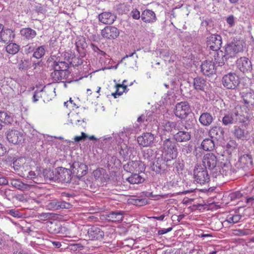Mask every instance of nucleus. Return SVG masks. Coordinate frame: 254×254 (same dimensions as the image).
Returning a JSON list of instances; mask_svg holds the SVG:
<instances>
[{
	"instance_id": "f257e3e1",
	"label": "nucleus",
	"mask_w": 254,
	"mask_h": 254,
	"mask_svg": "<svg viewBox=\"0 0 254 254\" xmlns=\"http://www.w3.org/2000/svg\"><path fill=\"white\" fill-rule=\"evenodd\" d=\"M80 236L85 240L101 241L104 237V232L97 226L83 225L80 229Z\"/></svg>"
},
{
	"instance_id": "f03ea898",
	"label": "nucleus",
	"mask_w": 254,
	"mask_h": 254,
	"mask_svg": "<svg viewBox=\"0 0 254 254\" xmlns=\"http://www.w3.org/2000/svg\"><path fill=\"white\" fill-rule=\"evenodd\" d=\"M177 143L170 138L166 139L163 143V155L166 161L175 159L178 156Z\"/></svg>"
},
{
	"instance_id": "7ed1b4c3",
	"label": "nucleus",
	"mask_w": 254,
	"mask_h": 254,
	"mask_svg": "<svg viewBox=\"0 0 254 254\" xmlns=\"http://www.w3.org/2000/svg\"><path fill=\"white\" fill-rule=\"evenodd\" d=\"M194 181L200 185H204L210 181V176L207 169L200 164H196L193 171Z\"/></svg>"
},
{
	"instance_id": "20e7f679",
	"label": "nucleus",
	"mask_w": 254,
	"mask_h": 254,
	"mask_svg": "<svg viewBox=\"0 0 254 254\" xmlns=\"http://www.w3.org/2000/svg\"><path fill=\"white\" fill-rule=\"evenodd\" d=\"M241 109V106L237 105L236 106L230 114L225 115L222 118V123L224 125L227 126L230 124H235L237 122H242L241 117H242L243 115L239 113Z\"/></svg>"
},
{
	"instance_id": "39448f33",
	"label": "nucleus",
	"mask_w": 254,
	"mask_h": 254,
	"mask_svg": "<svg viewBox=\"0 0 254 254\" xmlns=\"http://www.w3.org/2000/svg\"><path fill=\"white\" fill-rule=\"evenodd\" d=\"M202 163L204 168L212 171L214 173V171L217 170L218 167V160L217 156L213 153H207L205 154L202 158Z\"/></svg>"
},
{
	"instance_id": "423d86ee",
	"label": "nucleus",
	"mask_w": 254,
	"mask_h": 254,
	"mask_svg": "<svg viewBox=\"0 0 254 254\" xmlns=\"http://www.w3.org/2000/svg\"><path fill=\"white\" fill-rule=\"evenodd\" d=\"M239 76L235 73H229L222 78V84L227 89H235L240 83Z\"/></svg>"
},
{
	"instance_id": "0eeeda50",
	"label": "nucleus",
	"mask_w": 254,
	"mask_h": 254,
	"mask_svg": "<svg viewBox=\"0 0 254 254\" xmlns=\"http://www.w3.org/2000/svg\"><path fill=\"white\" fill-rule=\"evenodd\" d=\"M190 112L189 104L187 102H181L176 104L174 114L176 117L181 119H185Z\"/></svg>"
},
{
	"instance_id": "6e6552de",
	"label": "nucleus",
	"mask_w": 254,
	"mask_h": 254,
	"mask_svg": "<svg viewBox=\"0 0 254 254\" xmlns=\"http://www.w3.org/2000/svg\"><path fill=\"white\" fill-rule=\"evenodd\" d=\"M124 169L127 172L140 173L145 171V166L140 160L131 161L124 165Z\"/></svg>"
},
{
	"instance_id": "1a4fd4ad",
	"label": "nucleus",
	"mask_w": 254,
	"mask_h": 254,
	"mask_svg": "<svg viewBox=\"0 0 254 254\" xmlns=\"http://www.w3.org/2000/svg\"><path fill=\"white\" fill-rule=\"evenodd\" d=\"M63 171V167H61L55 169V170L45 169L43 171V176L46 181H58L60 180L62 176L61 173H62Z\"/></svg>"
},
{
	"instance_id": "9d476101",
	"label": "nucleus",
	"mask_w": 254,
	"mask_h": 254,
	"mask_svg": "<svg viewBox=\"0 0 254 254\" xmlns=\"http://www.w3.org/2000/svg\"><path fill=\"white\" fill-rule=\"evenodd\" d=\"M218 167L217 170L214 171L213 173V176L215 177L219 175H222L223 177L230 176L233 172L232 167L230 163H221Z\"/></svg>"
},
{
	"instance_id": "9b49d317",
	"label": "nucleus",
	"mask_w": 254,
	"mask_h": 254,
	"mask_svg": "<svg viewBox=\"0 0 254 254\" xmlns=\"http://www.w3.org/2000/svg\"><path fill=\"white\" fill-rule=\"evenodd\" d=\"M243 51V46L240 42L228 44L225 49V54L228 58L233 57L238 53Z\"/></svg>"
},
{
	"instance_id": "f8f14e48",
	"label": "nucleus",
	"mask_w": 254,
	"mask_h": 254,
	"mask_svg": "<svg viewBox=\"0 0 254 254\" xmlns=\"http://www.w3.org/2000/svg\"><path fill=\"white\" fill-rule=\"evenodd\" d=\"M221 44V37L218 35H212L207 38V47L214 52L219 51Z\"/></svg>"
},
{
	"instance_id": "ddd939ff",
	"label": "nucleus",
	"mask_w": 254,
	"mask_h": 254,
	"mask_svg": "<svg viewBox=\"0 0 254 254\" xmlns=\"http://www.w3.org/2000/svg\"><path fill=\"white\" fill-rule=\"evenodd\" d=\"M216 67L213 59H207L202 63L201 64V71L203 74L209 76L214 74L216 71Z\"/></svg>"
},
{
	"instance_id": "4468645a",
	"label": "nucleus",
	"mask_w": 254,
	"mask_h": 254,
	"mask_svg": "<svg viewBox=\"0 0 254 254\" xmlns=\"http://www.w3.org/2000/svg\"><path fill=\"white\" fill-rule=\"evenodd\" d=\"M101 33L102 37L104 38L115 39L119 36L120 31L114 26H107L101 30Z\"/></svg>"
},
{
	"instance_id": "2eb2a0df",
	"label": "nucleus",
	"mask_w": 254,
	"mask_h": 254,
	"mask_svg": "<svg viewBox=\"0 0 254 254\" xmlns=\"http://www.w3.org/2000/svg\"><path fill=\"white\" fill-rule=\"evenodd\" d=\"M6 138L9 142L16 144L19 143L23 139V135L17 130L11 129L7 131Z\"/></svg>"
},
{
	"instance_id": "dca6fc26",
	"label": "nucleus",
	"mask_w": 254,
	"mask_h": 254,
	"mask_svg": "<svg viewBox=\"0 0 254 254\" xmlns=\"http://www.w3.org/2000/svg\"><path fill=\"white\" fill-rule=\"evenodd\" d=\"M240 95L247 108L254 106V92L252 90L241 91Z\"/></svg>"
},
{
	"instance_id": "f3484780",
	"label": "nucleus",
	"mask_w": 254,
	"mask_h": 254,
	"mask_svg": "<svg viewBox=\"0 0 254 254\" xmlns=\"http://www.w3.org/2000/svg\"><path fill=\"white\" fill-rule=\"evenodd\" d=\"M71 173L78 178L82 177L86 174V166L83 163L74 162L70 167Z\"/></svg>"
},
{
	"instance_id": "a211bd4d",
	"label": "nucleus",
	"mask_w": 254,
	"mask_h": 254,
	"mask_svg": "<svg viewBox=\"0 0 254 254\" xmlns=\"http://www.w3.org/2000/svg\"><path fill=\"white\" fill-rule=\"evenodd\" d=\"M64 62H55L54 64V71L51 73V77L54 80L62 82V75L64 70ZM63 81H62L63 82Z\"/></svg>"
},
{
	"instance_id": "6ab92c4d",
	"label": "nucleus",
	"mask_w": 254,
	"mask_h": 254,
	"mask_svg": "<svg viewBox=\"0 0 254 254\" xmlns=\"http://www.w3.org/2000/svg\"><path fill=\"white\" fill-rule=\"evenodd\" d=\"M237 66L243 73L248 72L252 69L251 62L246 57H241L238 59Z\"/></svg>"
},
{
	"instance_id": "aec40b11",
	"label": "nucleus",
	"mask_w": 254,
	"mask_h": 254,
	"mask_svg": "<svg viewBox=\"0 0 254 254\" xmlns=\"http://www.w3.org/2000/svg\"><path fill=\"white\" fill-rule=\"evenodd\" d=\"M154 136L150 132H146L137 137V142L139 145L143 147L150 146L154 141Z\"/></svg>"
},
{
	"instance_id": "412c9836",
	"label": "nucleus",
	"mask_w": 254,
	"mask_h": 254,
	"mask_svg": "<svg viewBox=\"0 0 254 254\" xmlns=\"http://www.w3.org/2000/svg\"><path fill=\"white\" fill-rule=\"evenodd\" d=\"M15 37L14 32L10 29L4 28L0 33V41L4 43H8L13 41Z\"/></svg>"
},
{
	"instance_id": "4be33fe9",
	"label": "nucleus",
	"mask_w": 254,
	"mask_h": 254,
	"mask_svg": "<svg viewBox=\"0 0 254 254\" xmlns=\"http://www.w3.org/2000/svg\"><path fill=\"white\" fill-rule=\"evenodd\" d=\"M239 162L244 169H250L253 167V158L251 155L246 154L240 157Z\"/></svg>"
},
{
	"instance_id": "5701e85b",
	"label": "nucleus",
	"mask_w": 254,
	"mask_h": 254,
	"mask_svg": "<svg viewBox=\"0 0 254 254\" xmlns=\"http://www.w3.org/2000/svg\"><path fill=\"white\" fill-rule=\"evenodd\" d=\"M142 20L146 23H152L155 22L157 17L155 12L150 9H145L142 12L141 15Z\"/></svg>"
},
{
	"instance_id": "b1692460",
	"label": "nucleus",
	"mask_w": 254,
	"mask_h": 254,
	"mask_svg": "<svg viewBox=\"0 0 254 254\" xmlns=\"http://www.w3.org/2000/svg\"><path fill=\"white\" fill-rule=\"evenodd\" d=\"M213 62H214L216 66H222L224 64L227 57L221 50L213 52Z\"/></svg>"
},
{
	"instance_id": "393cba45",
	"label": "nucleus",
	"mask_w": 254,
	"mask_h": 254,
	"mask_svg": "<svg viewBox=\"0 0 254 254\" xmlns=\"http://www.w3.org/2000/svg\"><path fill=\"white\" fill-rule=\"evenodd\" d=\"M116 18V16L111 12H105L99 15V21L105 24H112Z\"/></svg>"
},
{
	"instance_id": "a878e982",
	"label": "nucleus",
	"mask_w": 254,
	"mask_h": 254,
	"mask_svg": "<svg viewBox=\"0 0 254 254\" xmlns=\"http://www.w3.org/2000/svg\"><path fill=\"white\" fill-rule=\"evenodd\" d=\"M159 129L163 130L164 133L166 134V133H169L174 130L178 129L177 123L169 121H165L162 123Z\"/></svg>"
},
{
	"instance_id": "bb28decb",
	"label": "nucleus",
	"mask_w": 254,
	"mask_h": 254,
	"mask_svg": "<svg viewBox=\"0 0 254 254\" xmlns=\"http://www.w3.org/2000/svg\"><path fill=\"white\" fill-rule=\"evenodd\" d=\"M191 137V134L190 132L182 130L179 131L174 135V138L177 142H182L189 141Z\"/></svg>"
},
{
	"instance_id": "cd10ccee",
	"label": "nucleus",
	"mask_w": 254,
	"mask_h": 254,
	"mask_svg": "<svg viewBox=\"0 0 254 254\" xmlns=\"http://www.w3.org/2000/svg\"><path fill=\"white\" fill-rule=\"evenodd\" d=\"M193 86L195 90L205 91L208 88L206 80L201 77H196L193 80Z\"/></svg>"
},
{
	"instance_id": "c85d7f7f",
	"label": "nucleus",
	"mask_w": 254,
	"mask_h": 254,
	"mask_svg": "<svg viewBox=\"0 0 254 254\" xmlns=\"http://www.w3.org/2000/svg\"><path fill=\"white\" fill-rule=\"evenodd\" d=\"M20 34L23 39L31 40L36 36L37 33L35 30L28 27L22 28L20 31Z\"/></svg>"
},
{
	"instance_id": "c756f323",
	"label": "nucleus",
	"mask_w": 254,
	"mask_h": 254,
	"mask_svg": "<svg viewBox=\"0 0 254 254\" xmlns=\"http://www.w3.org/2000/svg\"><path fill=\"white\" fill-rule=\"evenodd\" d=\"M10 184L15 188L21 190H29L32 187L31 185L24 184L19 179L11 180Z\"/></svg>"
},
{
	"instance_id": "7c9ffc66",
	"label": "nucleus",
	"mask_w": 254,
	"mask_h": 254,
	"mask_svg": "<svg viewBox=\"0 0 254 254\" xmlns=\"http://www.w3.org/2000/svg\"><path fill=\"white\" fill-rule=\"evenodd\" d=\"M0 122L6 125H11L14 122L13 115L8 112L0 111Z\"/></svg>"
},
{
	"instance_id": "2f4dec72",
	"label": "nucleus",
	"mask_w": 254,
	"mask_h": 254,
	"mask_svg": "<svg viewBox=\"0 0 254 254\" xmlns=\"http://www.w3.org/2000/svg\"><path fill=\"white\" fill-rule=\"evenodd\" d=\"M213 121L212 115L208 113H203L199 117V121L204 126H208Z\"/></svg>"
},
{
	"instance_id": "473e14b6",
	"label": "nucleus",
	"mask_w": 254,
	"mask_h": 254,
	"mask_svg": "<svg viewBox=\"0 0 254 254\" xmlns=\"http://www.w3.org/2000/svg\"><path fill=\"white\" fill-rule=\"evenodd\" d=\"M123 215V213L120 211L112 212L106 215V219L110 221L119 222L122 221Z\"/></svg>"
},
{
	"instance_id": "72a5a7b5",
	"label": "nucleus",
	"mask_w": 254,
	"mask_h": 254,
	"mask_svg": "<svg viewBox=\"0 0 254 254\" xmlns=\"http://www.w3.org/2000/svg\"><path fill=\"white\" fill-rule=\"evenodd\" d=\"M68 225L64 226V237L73 238L75 236V230L76 226L74 224L71 223L70 225L69 223H67Z\"/></svg>"
},
{
	"instance_id": "f704fd0d",
	"label": "nucleus",
	"mask_w": 254,
	"mask_h": 254,
	"mask_svg": "<svg viewBox=\"0 0 254 254\" xmlns=\"http://www.w3.org/2000/svg\"><path fill=\"white\" fill-rule=\"evenodd\" d=\"M139 173H133L127 179V182L131 184H139L144 181V179L139 175Z\"/></svg>"
},
{
	"instance_id": "c9c22d12",
	"label": "nucleus",
	"mask_w": 254,
	"mask_h": 254,
	"mask_svg": "<svg viewBox=\"0 0 254 254\" xmlns=\"http://www.w3.org/2000/svg\"><path fill=\"white\" fill-rule=\"evenodd\" d=\"M202 148L205 151H211L214 148V141L209 138H206L203 140L201 144Z\"/></svg>"
},
{
	"instance_id": "e433bc0d",
	"label": "nucleus",
	"mask_w": 254,
	"mask_h": 254,
	"mask_svg": "<svg viewBox=\"0 0 254 254\" xmlns=\"http://www.w3.org/2000/svg\"><path fill=\"white\" fill-rule=\"evenodd\" d=\"M45 54V49L44 46L36 47L34 52L33 54V57L37 59L42 58Z\"/></svg>"
},
{
	"instance_id": "4c0bfd02",
	"label": "nucleus",
	"mask_w": 254,
	"mask_h": 254,
	"mask_svg": "<svg viewBox=\"0 0 254 254\" xmlns=\"http://www.w3.org/2000/svg\"><path fill=\"white\" fill-rule=\"evenodd\" d=\"M6 52L11 55H14L19 50V46L15 43H9L6 47Z\"/></svg>"
},
{
	"instance_id": "58836bf2",
	"label": "nucleus",
	"mask_w": 254,
	"mask_h": 254,
	"mask_svg": "<svg viewBox=\"0 0 254 254\" xmlns=\"http://www.w3.org/2000/svg\"><path fill=\"white\" fill-rule=\"evenodd\" d=\"M25 162V158L20 157L13 161V168L16 171H18L22 168V165Z\"/></svg>"
},
{
	"instance_id": "ea45409f",
	"label": "nucleus",
	"mask_w": 254,
	"mask_h": 254,
	"mask_svg": "<svg viewBox=\"0 0 254 254\" xmlns=\"http://www.w3.org/2000/svg\"><path fill=\"white\" fill-rule=\"evenodd\" d=\"M127 89V86L123 84H117L116 90L115 93H112V95L115 98L121 95L124 92L126 91Z\"/></svg>"
},
{
	"instance_id": "a19ab883",
	"label": "nucleus",
	"mask_w": 254,
	"mask_h": 254,
	"mask_svg": "<svg viewBox=\"0 0 254 254\" xmlns=\"http://www.w3.org/2000/svg\"><path fill=\"white\" fill-rule=\"evenodd\" d=\"M242 216L240 214H230L227 215L226 221L229 223H236L238 222L241 219Z\"/></svg>"
},
{
	"instance_id": "79ce46f5",
	"label": "nucleus",
	"mask_w": 254,
	"mask_h": 254,
	"mask_svg": "<svg viewBox=\"0 0 254 254\" xmlns=\"http://www.w3.org/2000/svg\"><path fill=\"white\" fill-rule=\"evenodd\" d=\"M233 234L237 236H246L252 234V231L250 229H236L233 231Z\"/></svg>"
},
{
	"instance_id": "37998d69",
	"label": "nucleus",
	"mask_w": 254,
	"mask_h": 254,
	"mask_svg": "<svg viewBox=\"0 0 254 254\" xmlns=\"http://www.w3.org/2000/svg\"><path fill=\"white\" fill-rule=\"evenodd\" d=\"M45 93V91L44 88L41 89V90H36L35 91L32 97V101L34 103H35L39 101V100L42 98L43 95Z\"/></svg>"
},
{
	"instance_id": "c03bdc74",
	"label": "nucleus",
	"mask_w": 254,
	"mask_h": 254,
	"mask_svg": "<svg viewBox=\"0 0 254 254\" xmlns=\"http://www.w3.org/2000/svg\"><path fill=\"white\" fill-rule=\"evenodd\" d=\"M34 10L38 13L42 14L45 13L47 11V5H42L41 3H36V4L34 6Z\"/></svg>"
},
{
	"instance_id": "a18cd8bd",
	"label": "nucleus",
	"mask_w": 254,
	"mask_h": 254,
	"mask_svg": "<svg viewBox=\"0 0 254 254\" xmlns=\"http://www.w3.org/2000/svg\"><path fill=\"white\" fill-rule=\"evenodd\" d=\"M121 161L115 156H112L109 159L107 163V166L109 168H113L114 165H119Z\"/></svg>"
},
{
	"instance_id": "49530a36",
	"label": "nucleus",
	"mask_w": 254,
	"mask_h": 254,
	"mask_svg": "<svg viewBox=\"0 0 254 254\" xmlns=\"http://www.w3.org/2000/svg\"><path fill=\"white\" fill-rule=\"evenodd\" d=\"M219 132H221L220 128L215 126L212 127L209 130V134L212 138L214 137L217 138L218 136H220L219 134Z\"/></svg>"
},
{
	"instance_id": "de8ad7c7",
	"label": "nucleus",
	"mask_w": 254,
	"mask_h": 254,
	"mask_svg": "<svg viewBox=\"0 0 254 254\" xmlns=\"http://www.w3.org/2000/svg\"><path fill=\"white\" fill-rule=\"evenodd\" d=\"M235 136L239 139H242L245 137L244 130L240 127H235L234 131Z\"/></svg>"
},
{
	"instance_id": "09e8293b",
	"label": "nucleus",
	"mask_w": 254,
	"mask_h": 254,
	"mask_svg": "<svg viewBox=\"0 0 254 254\" xmlns=\"http://www.w3.org/2000/svg\"><path fill=\"white\" fill-rule=\"evenodd\" d=\"M37 47V45L35 43H31L28 44L24 47V51L26 54H30L32 52H34L35 49Z\"/></svg>"
},
{
	"instance_id": "8fccbe9b",
	"label": "nucleus",
	"mask_w": 254,
	"mask_h": 254,
	"mask_svg": "<svg viewBox=\"0 0 254 254\" xmlns=\"http://www.w3.org/2000/svg\"><path fill=\"white\" fill-rule=\"evenodd\" d=\"M23 176H26V178L30 179H36L37 181H34V182L36 183H38L37 181H38V174L36 173L34 171H28V174H26L24 173H23Z\"/></svg>"
},
{
	"instance_id": "3c124183",
	"label": "nucleus",
	"mask_w": 254,
	"mask_h": 254,
	"mask_svg": "<svg viewBox=\"0 0 254 254\" xmlns=\"http://www.w3.org/2000/svg\"><path fill=\"white\" fill-rule=\"evenodd\" d=\"M75 106V104L73 103V101L71 98L69 99V101L64 102V107H66V108L68 110L69 112H68V114H69V112L71 110H73L74 109Z\"/></svg>"
},
{
	"instance_id": "603ef678",
	"label": "nucleus",
	"mask_w": 254,
	"mask_h": 254,
	"mask_svg": "<svg viewBox=\"0 0 254 254\" xmlns=\"http://www.w3.org/2000/svg\"><path fill=\"white\" fill-rule=\"evenodd\" d=\"M31 159L30 158H25V162L22 165V168L21 171L23 172V170H24V172L26 173L27 171H28L30 170V163H31ZM23 172H22L23 173Z\"/></svg>"
},
{
	"instance_id": "864d4df0",
	"label": "nucleus",
	"mask_w": 254,
	"mask_h": 254,
	"mask_svg": "<svg viewBox=\"0 0 254 254\" xmlns=\"http://www.w3.org/2000/svg\"><path fill=\"white\" fill-rule=\"evenodd\" d=\"M85 44V39L83 37H78L75 42V46L77 50H79L80 48H83Z\"/></svg>"
},
{
	"instance_id": "5fc2aeb1",
	"label": "nucleus",
	"mask_w": 254,
	"mask_h": 254,
	"mask_svg": "<svg viewBox=\"0 0 254 254\" xmlns=\"http://www.w3.org/2000/svg\"><path fill=\"white\" fill-rule=\"evenodd\" d=\"M13 198H15L16 200L20 202H24L27 201L26 195L23 194H17L13 196Z\"/></svg>"
},
{
	"instance_id": "6e6d98bb",
	"label": "nucleus",
	"mask_w": 254,
	"mask_h": 254,
	"mask_svg": "<svg viewBox=\"0 0 254 254\" xmlns=\"http://www.w3.org/2000/svg\"><path fill=\"white\" fill-rule=\"evenodd\" d=\"M88 138V135L83 132H81L80 136H75L73 140L75 142H79L82 140H84Z\"/></svg>"
},
{
	"instance_id": "4d7b16f0",
	"label": "nucleus",
	"mask_w": 254,
	"mask_h": 254,
	"mask_svg": "<svg viewBox=\"0 0 254 254\" xmlns=\"http://www.w3.org/2000/svg\"><path fill=\"white\" fill-rule=\"evenodd\" d=\"M7 213L14 217H17V218L20 217V212L18 210H15V209L8 210L7 211Z\"/></svg>"
},
{
	"instance_id": "13d9d810",
	"label": "nucleus",
	"mask_w": 254,
	"mask_h": 254,
	"mask_svg": "<svg viewBox=\"0 0 254 254\" xmlns=\"http://www.w3.org/2000/svg\"><path fill=\"white\" fill-rule=\"evenodd\" d=\"M226 22L230 27H233L235 24V17L233 15H229L226 19Z\"/></svg>"
},
{
	"instance_id": "bf43d9fd",
	"label": "nucleus",
	"mask_w": 254,
	"mask_h": 254,
	"mask_svg": "<svg viewBox=\"0 0 254 254\" xmlns=\"http://www.w3.org/2000/svg\"><path fill=\"white\" fill-rule=\"evenodd\" d=\"M132 17L134 19H139L141 17L140 12L137 9H134L131 12Z\"/></svg>"
},
{
	"instance_id": "052dcab7",
	"label": "nucleus",
	"mask_w": 254,
	"mask_h": 254,
	"mask_svg": "<svg viewBox=\"0 0 254 254\" xmlns=\"http://www.w3.org/2000/svg\"><path fill=\"white\" fill-rule=\"evenodd\" d=\"M229 196L231 199L233 200L240 198L242 196V194L240 192L237 191L230 193Z\"/></svg>"
},
{
	"instance_id": "680f3d73",
	"label": "nucleus",
	"mask_w": 254,
	"mask_h": 254,
	"mask_svg": "<svg viewBox=\"0 0 254 254\" xmlns=\"http://www.w3.org/2000/svg\"><path fill=\"white\" fill-rule=\"evenodd\" d=\"M43 64V63L42 62L41 60L36 62L34 61L32 63V66L33 67L34 69L39 68L40 69V67L42 66Z\"/></svg>"
},
{
	"instance_id": "e2e57ef3",
	"label": "nucleus",
	"mask_w": 254,
	"mask_h": 254,
	"mask_svg": "<svg viewBox=\"0 0 254 254\" xmlns=\"http://www.w3.org/2000/svg\"><path fill=\"white\" fill-rule=\"evenodd\" d=\"M101 89V87L97 86V87H92L91 89H87V94L88 95H91L92 94L91 90L95 91L96 93H99L100 90Z\"/></svg>"
},
{
	"instance_id": "0e129e2a",
	"label": "nucleus",
	"mask_w": 254,
	"mask_h": 254,
	"mask_svg": "<svg viewBox=\"0 0 254 254\" xmlns=\"http://www.w3.org/2000/svg\"><path fill=\"white\" fill-rule=\"evenodd\" d=\"M78 60V58H76L75 56L72 57L71 61H69V64L70 66H74L76 65V61Z\"/></svg>"
},
{
	"instance_id": "69168bd1",
	"label": "nucleus",
	"mask_w": 254,
	"mask_h": 254,
	"mask_svg": "<svg viewBox=\"0 0 254 254\" xmlns=\"http://www.w3.org/2000/svg\"><path fill=\"white\" fill-rule=\"evenodd\" d=\"M172 230V227H170V228H168L166 229H164L160 230L158 231V234H159V235L165 234L168 232H170Z\"/></svg>"
},
{
	"instance_id": "338daca9",
	"label": "nucleus",
	"mask_w": 254,
	"mask_h": 254,
	"mask_svg": "<svg viewBox=\"0 0 254 254\" xmlns=\"http://www.w3.org/2000/svg\"><path fill=\"white\" fill-rule=\"evenodd\" d=\"M8 183V181L4 177H0V185H6Z\"/></svg>"
},
{
	"instance_id": "774afa93",
	"label": "nucleus",
	"mask_w": 254,
	"mask_h": 254,
	"mask_svg": "<svg viewBox=\"0 0 254 254\" xmlns=\"http://www.w3.org/2000/svg\"><path fill=\"white\" fill-rule=\"evenodd\" d=\"M6 151L5 148L2 146V144L0 143V156H3Z\"/></svg>"
}]
</instances>
